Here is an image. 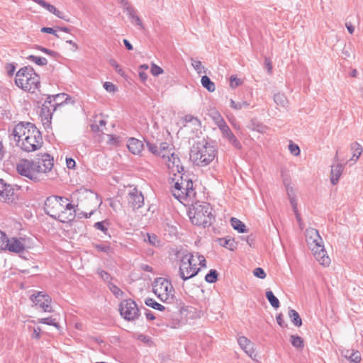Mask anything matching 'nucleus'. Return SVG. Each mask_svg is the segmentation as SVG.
Wrapping results in <instances>:
<instances>
[{
	"mask_svg": "<svg viewBox=\"0 0 363 363\" xmlns=\"http://www.w3.org/2000/svg\"><path fill=\"white\" fill-rule=\"evenodd\" d=\"M220 132L223 137L225 138L235 148L238 150H240L242 148L241 143L239 142V140L237 139L228 126Z\"/></svg>",
	"mask_w": 363,
	"mask_h": 363,
	"instance_id": "nucleus-23",
	"label": "nucleus"
},
{
	"mask_svg": "<svg viewBox=\"0 0 363 363\" xmlns=\"http://www.w3.org/2000/svg\"><path fill=\"white\" fill-rule=\"evenodd\" d=\"M72 196L78 201L77 206H80L84 210L90 211L89 213L86 211L82 213L83 216L86 218H90L94 214L101 203L97 194L87 189L81 188L77 189L73 193Z\"/></svg>",
	"mask_w": 363,
	"mask_h": 363,
	"instance_id": "nucleus-4",
	"label": "nucleus"
},
{
	"mask_svg": "<svg viewBox=\"0 0 363 363\" xmlns=\"http://www.w3.org/2000/svg\"><path fill=\"white\" fill-rule=\"evenodd\" d=\"M274 101L277 106L286 108L289 104L286 96L282 93H277L274 96Z\"/></svg>",
	"mask_w": 363,
	"mask_h": 363,
	"instance_id": "nucleus-31",
	"label": "nucleus"
},
{
	"mask_svg": "<svg viewBox=\"0 0 363 363\" xmlns=\"http://www.w3.org/2000/svg\"><path fill=\"white\" fill-rule=\"evenodd\" d=\"M125 9L127 12V14L128 15V17L131 21V23L138 26L140 29H143V24L142 23V21L139 18V16L136 14L135 10L129 5L127 2L125 4Z\"/></svg>",
	"mask_w": 363,
	"mask_h": 363,
	"instance_id": "nucleus-24",
	"label": "nucleus"
},
{
	"mask_svg": "<svg viewBox=\"0 0 363 363\" xmlns=\"http://www.w3.org/2000/svg\"><path fill=\"white\" fill-rule=\"evenodd\" d=\"M97 274L104 281H107L109 283V281L111 279V275L108 272L104 271L101 269H97Z\"/></svg>",
	"mask_w": 363,
	"mask_h": 363,
	"instance_id": "nucleus-45",
	"label": "nucleus"
},
{
	"mask_svg": "<svg viewBox=\"0 0 363 363\" xmlns=\"http://www.w3.org/2000/svg\"><path fill=\"white\" fill-rule=\"evenodd\" d=\"M291 342L294 347L298 349H302L303 347V340L298 335H291Z\"/></svg>",
	"mask_w": 363,
	"mask_h": 363,
	"instance_id": "nucleus-38",
	"label": "nucleus"
},
{
	"mask_svg": "<svg viewBox=\"0 0 363 363\" xmlns=\"http://www.w3.org/2000/svg\"><path fill=\"white\" fill-rule=\"evenodd\" d=\"M147 240L145 239V241H147L151 245L157 247L160 244V240L154 234H147Z\"/></svg>",
	"mask_w": 363,
	"mask_h": 363,
	"instance_id": "nucleus-42",
	"label": "nucleus"
},
{
	"mask_svg": "<svg viewBox=\"0 0 363 363\" xmlns=\"http://www.w3.org/2000/svg\"><path fill=\"white\" fill-rule=\"evenodd\" d=\"M215 123L218 127V128L220 129V131H222L224 128H225L228 126L226 124L225 121H224L223 118Z\"/></svg>",
	"mask_w": 363,
	"mask_h": 363,
	"instance_id": "nucleus-59",
	"label": "nucleus"
},
{
	"mask_svg": "<svg viewBox=\"0 0 363 363\" xmlns=\"http://www.w3.org/2000/svg\"><path fill=\"white\" fill-rule=\"evenodd\" d=\"M94 227L97 230H99L102 231L105 234L106 233V232L108 230L107 228L104 225V221H102V222H96L94 224Z\"/></svg>",
	"mask_w": 363,
	"mask_h": 363,
	"instance_id": "nucleus-54",
	"label": "nucleus"
},
{
	"mask_svg": "<svg viewBox=\"0 0 363 363\" xmlns=\"http://www.w3.org/2000/svg\"><path fill=\"white\" fill-rule=\"evenodd\" d=\"M196 256L197 259L199 261V265L201 267H206V261L205 257L203 255H201L199 253H198V252L196 254Z\"/></svg>",
	"mask_w": 363,
	"mask_h": 363,
	"instance_id": "nucleus-55",
	"label": "nucleus"
},
{
	"mask_svg": "<svg viewBox=\"0 0 363 363\" xmlns=\"http://www.w3.org/2000/svg\"><path fill=\"white\" fill-rule=\"evenodd\" d=\"M145 303L147 306L158 311H164L165 308L164 306L156 302L154 299L151 298H147Z\"/></svg>",
	"mask_w": 363,
	"mask_h": 363,
	"instance_id": "nucleus-37",
	"label": "nucleus"
},
{
	"mask_svg": "<svg viewBox=\"0 0 363 363\" xmlns=\"http://www.w3.org/2000/svg\"><path fill=\"white\" fill-rule=\"evenodd\" d=\"M218 279V272L215 269H211L205 277V280L208 283H215Z\"/></svg>",
	"mask_w": 363,
	"mask_h": 363,
	"instance_id": "nucleus-40",
	"label": "nucleus"
},
{
	"mask_svg": "<svg viewBox=\"0 0 363 363\" xmlns=\"http://www.w3.org/2000/svg\"><path fill=\"white\" fill-rule=\"evenodd\" d=\"M242 84V80L237 77L232 75L230 78V85L232 88H235Z\"/></svg>",
	"mask_w": 363,
	"mask_h": 363,
	"instance_id": "nucleus-47",
	"label": "nucleus"
},
{
	"mask_svg": "<svg viewBox=\"0 0 363 363\" xmlns=\"http://www.w3.org/2000/svg\"><path fill=\"white\" fill-rule=\"evenodd\" d=\"M12 134L16 145L26 152L39 150L43 143L40 131L29 122H21L16 125Z\"/></svg>",
	"mask_w": 363,
	"mask_h": 363,
	"instance_id": "nucleus-2",
	"label": "nucleus"
},
{
	"mask_svg": "<svg viewBox=\"0 0 363 363\" xmlns=\"http://www.w3.org/2000/svg\"><path fill=\"white\" fill-rule=\"evenodd\" d=\"M191 223L196 225H208L211 223L212 208L208 203L196 202L189 211Z\"/></svg>",
	"mask_w": 363,
	"mask_h": 363,
	"instance_id": "nucleus-6",
	"label": "nucleus"
},
{
	"mask_svg": "<svg viewBox=\"0 0 363 363\" xmlns=\"http://www.w3.org/2000/svg\"><path fill=\"white\" fill-rule=\"evenodd\" d=\"M127 201L128 205L133 210L141 208L144 204L143 195L136 188H133L128 192Z\"/></svg>",
	"mask_w": 363,
	"mask_h": 363,
	"instance_id": "nucleus-15",
	"label": "nucleus"
},
{
	"mask_svg": "<svg viewBox=\"0 0 363 363\" xmlns=\"http://www.w3.org/2000/svg\"><path fill=\"white\" fill-rule=\"evenodd\" d=\"M266 298L272 307L277 308L279 306V301L272 291H267L266 292Z\"/></svg>",
	"mask_w": 363,
	"mask_h": 363,
	"instance_id": "nucleus-36",
	"label": "nucleus"
},
{
	"mask_svg": "<svg viewBox=\"0 0 363 363\" xmlns=\"http://www.w3.org/2000/svg\"><path fill=\"white\" fill-rule=\"evenodd\" d=\"M151 73L154 76H158L159 74L163 73V69L155 64H152L151 67Z\"/></svg>",
	"mask_w": 363,
	"mask_h": 363,
	"instance_id": "nucleus-50",
	"label": "nucleus"
},
{
	"mask_svg": "<svg viewBox=\"0 0 363 363\" xmlns=\"http://www.w3.org/2000/svg\"><path fill=\"white\" fill-rule=\"evenodd\" d=\"M17 172L35 182H39L40 178L37 172H42L41 166L34 163L32 160L21 159L16 164Z\"/></svg>",
	"mask_w": 363,
	"mask_h": 363,
	"instance_id": "nucleus-10",
	"label": "nucleus"
},
{
	"mask_svg": "<svg viewBox=\"0 0 363 363\" xmlns=\"http://www.w3.org/2000/svg\"><path fill=\"white\" fill-rule=\"evenodd\" d=\"M289 150L291 154H292L294 156H298L300 154V148H299V147L297 145L294 144V143H291L289 144Z\"/></svg>",
	"mask_w": 363,
	"mask_h": 363,
	"instance_id": "nucleus-46",
	"label": "nucleus"
},
{
	"mask_svg": "<svg viewBox=\"0 0 363 363\" xmlns=\"http://www.w3.org/2000/svg\"><path fill=\"white\" fill-rule=\"evenodd\" d=\"M27 59L33 61V62H35L36 65H40V66H43V65H46L48 64V60L45 57H38V56H35V55H29Z\"/></svg>",
	"mask_w": 363,
	"mask_h": 363,
	"instance_id": "nucleus-39",
	"label": "nucleus"
},
{
	"mask_svg": "<svg viewBox=\"0 0 363 363\" xmlns=\"http://www.w3.org/2000/svg\"><path fill=\"white\" fill-rule=\"evenodd\" d=\"M147 147L150 152H151L154 155H158L159 146L150 143H147Z\"/></svg>",
	"mask_w": 363,
	"mask_h": 363,
	"instance_id": "nucleus-51",
	"label": "nucleus"
},
{
	"mask_svg": "<svg viewBox=\"0 0 363 363\" xmlns=\"http://www.w3.org/2000/svg\"><path fill=\"white\" fill-rule=\"evenodd\" d=\"M341 354L353 363H359L362 359L361 354L358 350L343 349L341 350Z\"/></svg>",
	"mask_w": 363,
	"mask_h": 363,
	"instance_id": "nucleus-25",
	"label": "nucleus"
},
{
	"mask_svg": "<svg viewBox=\"0 0 363 363\" xmlns=\"http://www.w3.org/2000/svg\"><path fill=\"white\" fill-rule=\"evenodd\" d=\"M15 83L19 88L33 92L40 85V77L32 67H25L17 72Z\"/></svg>",
	"mask_w": 363,
	"mask_h": 363,
	"instance_id": "nucleus-5",
	"label": "nucleus"
},
{
	"mask_svg": "<svg viewBox=\"0 0 363 363\" xmlns=\"http://www.w3.org/2000/svg\"><path fill=\"white\" fill-rule=\"evenodd\" d=\"M253 274L259 279H264L266 277V273L260 267L255 268L253 271Z\"/></svg>",
	"mask_w": 363,
	"mask_h": 363,
	"instance_id": "nucleus-48",
	"label": "nucleus"
},
{
	"mask_svg": "<svg viewBox=\"0 0 363 363\" xmlns=\"http://www.w3.org/2000/svg\"><path fill=\"white\" fill-rule=\"evenodd\" d=\"M238 342L242 350L252 359H255L257 356L255 349L254 343L252 342L246 337L242 336L238 339Z\"/></svg>",
	"mask_w": 363,
	"mask_h": 363,
	"instance_id": "nucleus-21",
	"label": "nucleus"
},
{
	"mask_svg": "<svg viewBox=\"0 0 363 363\" xmlns=\"http://www.w3.org/2000/svg\"><path fill=\"white\" fill-rule=\"evenodd\" d=\"M343 169L344 166L340 163L333 164L331 165L330 182L333 185H335L338 183L340 177L342 173Z\"/></svg>",
	"mask_w": 363,
	"mask_h": 363,
	"instance_id": "nucleus-26",
	"label": "nucleus"
},
{
	"mask_svg": "<svg viewBox=\"0 0 363 363\" xmlns=\"http://www.w3.org/2000/svg\"><path fill=\"white\" fill-rule=\"evenodd\" d=\"M351 150L353 151V155L350 160L356 162L360 157L362 152V147L360 144L357 142L351 144Z\"/></svg>",
	"mask_w": 363,
	"mask_h": 363,
	"instance_id": "nucleus-30",
	"label": "nucleus"
},
{
	"mask_svg": "<svg viewBox=\"0 0 363 363\" xmlns=\"http://www.w3.org/2000/svg\"><path fill=\"white\" fill-rule=\"evenodd\" d=\"M104 89L108 92H115L116 91V86L109 82H106L104 84Z\"/></svg>",
	"mask_w": 363,
	"mask_h": 363,
	"instance_id": "nucleus-52",
	"label": "nucleus"
},
{
	"mask_svg": "<svg viewBox=\"0 0 363 363\" xmlns=\"http://www.w3.org/2000/svg\"><path fill=\"white\" fill-rule=\"evenodd\" d=\"M230 107L235 110H240L242 108H247L250 106V103L247 101H235L233 99L230 101Z\"/></svg>",
	"mask_w": 363,
	"mask_h": 363,
	"instance_id": "nucleus-35",
	"label": "nucleus"
},
{
	"mask_svg": "<svg viewBox=\"0 0 363 363\" xmlns=\"http://www.w3.org/2000/svg\"><path fill=\"white\" fill-rule=\"evenodd\" d=\"M67 199L60 196H49L45 202V211L50 217L56 219L60 211L63 208V203Z\"/></svg>",
	"mask_w": 363,
	"mask_h": 363,
	"instance_id": "nucleus-12",
	"label": "nucleus"
},
{
	"mask_svg": "<svg viewBox=\"0 0 363 363\" xmlns=\"http://www.w3.org/2000/svg\"><path fill=\"white\" fill-rule=\"evenodd\" d=\"M68 201H65L63 203V208L60 211L57 216L56 219L62 223H68L72 220L75 217V210L74 206L70 203H67Z\"/></svg>",
	"mask_w": 363,
	"mask_h": 363,
	"instance_id": "nucleus-16",
	"label": "nucleus"
},
{
	"mask_svg": "<svg viewBox=\"0 0 363 363\" xmlns=\"http://www.w3.org/2000/svg\"><path fill=\"white\" fill-rule=\"evenodd\" d=\"M6 69L9 75H13L16 68L13 64H8L6 65Z\"/></svg>",
	"mask_w": 363,
	"mask_h": 363,
	"instance_id": "nucleus-63",
	"label": "nucleus"
},
{
	"mask_svg": "<svg viewBox=\"0 0 363 363\" xmlns=\"http://www.w3.org/2000/svg\"><path fill=\"white\" fill-rule=\"evenodd\" d=\"M215 147L207 142L196 143L191 150L190 157L193 162L198 166L208 165L216 157Z\"/></svg>",
	"mask_w": 363,
	"mask_h": 363,
	"instance_id": "nucleus-3",
	"label": "nucleus"
},
{
	"mask_svg": "<svg viewBox=\"0 0 363 363\" xmlns=\"http://www.w3.org/2000/svg\"><path fill=\"white\" fill-rule=\"evenodd\" d=\"M306 240L311 249L312 247H321V245L323 244V239L320 236L318 231L312 228L306 229Z\"/></svg>",
	"mask_w": 363,
	"mask_h": 363,
	"instance_id": "nucleus-17",
	"label": "nucleus"
},
{
	"mask_svg": "<svg viewBox=\"0 0 363 363\" xmlns=\"http://www.w3.org/2000/svg\"><path fill=\"white\" fill-rule=\"evenodd\" d=\"M165 163L174 174V177L171 178L172 182V195L182 202V200L186 199L195 194L193 188V182L188 176L182 173L184 167L181 165L179 158L172 152L169 157L164 159Z\"/></svg>",
	"mask_w": 363,
	"mask_h": 363,
	"instance_id": "nucleus-1",
	"label": "nucleus"
},
{
	"mask_svg": "<svg viewBox=\"0 0 363 363\" xmlns=\"http://www.w3.org/2000/svg\"><path fill=\"white\" fill-rule=\"evenodd\" d=\"M96 247L98 249V250L104 252L106 253H109L111 251L110 247L105 245H97Z\"/></svg>",
	"mask_w": 363,
	"mask_h": 363,
	"instance_id": "nucleus-58",
	"label": "nucleus"
},
{
	"mask_svg": "<svg viewBox=\"0 0 363 363\" xmlns=\"http://www.w3.org/2000/svg\"><path fill=\"white\" fill-rule=\"evenodd\" d=\"M40 328H33V333L31 336L32 338L39 339L40 337Z\"/></svg>",
	"mask_w": 363,
	"mask_h": 363,
	"instance_id": "nucleus-61",
	"label": "nucleus"
},
{
	"mask_svg": "<svg viewBox=\"0 0 363 363\" xmlns=\"http://www.w3.org/2000/svg\"><path fill=\"white\" fill-rule=\"evenodd\" d=\"M202 86L209 92H213L216 90V85L208 76H203L201 79Z\"/></svg>",
	"mask_w": 363,
	"mask_h": 363,
	"instance_id": "nucleus-32",
	"label": "nucleus"
},
{
	"mask_svg": "<svg viewBox=\"0 0 363 363\" xmlns=\"http://www.w3.org/2000/svg\"><path fill=\"white\" fill-rule=\"evenodd\" d=\"M33 1L34 2H35L36 4H38V5H40V6H42L43 8L47 9L49 12L55 15L59 18L63 19L66 21H69V19L67 17V16L65 15L63 12L57 9V8L55 6L50 4L49 3L46 2L44 0H33Z\"/></svg>",
	"mask_w": 363,
	"mask_h": 363,
	"instance_id": "nucleus-22",
	"label": "nucleus"
},
{
	"mask_svg": "<svg viewBox=\"0 0 363 363\" xmlns=\"http://www.w3.org/2000/svg\"><path fill=\"white\" fill-rule=\"evenodd\" d=\"M191 65L199 74L206 72L205 67L202 65L201 61L191 60Z\"/></svg>",
	"mask_w": 363,
	"mask_h": 363,
	"instance_id": "nucleus-41",
	"label": "nucleus"
},
{
	"mask_svg": "<svg viewBox=\"0 0 363 363\" xmlns=\"http://www.w3.org/2000/svg\"><path fill=\"white\" fill-rule=\"evenodd\" d=\"M34 163L41 166L42 172H37L38 175L40 174H47L50 172L54 166V159L48 153H39L36 155L35 160H32Z\"/></svg>",
	"mask_w": 363,
	"mask_h": 363,
	"instance_id": "nucleus-13",
	"label": "nucleus"
},
{
	"mask_svg": "<svg viewBox=\"0 0 363 363\" xmlns=\"http://www.w3.org/2000/svg\"><path fill=\"white\" fill-rule=\"evenodd\" d=\"M218 242L221 246L230 250H234L237 247L236 242L234 240L233 238L229 237L219 238Z\"/></svg>",
	"mask_w": 363,
	"mask_h": 363,
	"instance_id": "nucleus-28",
	"label": "nucleus"
},
{
	"mask_svg": "<svg viewBox=\"0 0 363 363\" xmlns=\"http://www.w3.org/2000/svg\"><path fill=\"white\" fill-rule=\"evenodd\" d=\"M66 164L67 168L73 169L75 167V161L72 158H67Z\"/></svg>",
	"mask_w": 363,
	"mask_h": 363,
	"instance_id": "nucleus-60",
	"label": "nucleus"
},
{
	"mask_svg": "<svg viewBox=\"0 0 363 363\" xmlns=\"http://www.w3.org/2000/svg\"><path fill=\"white\" fill-rule=\"evenodd\" d=\"M14 199V189L11 185L7 184L3 179H0V200L10 202Z\"/></svg>",
	"mask_w": 363,
	"mask_h": 363,
	"instance_id": "nucleus-19",
	"label": "nucleus"
},
{
	"mask_svg": "<svg viewBox=\"0 0 363 363\" xmlns=\"http://www.w3.org/2000/svg\"><path fill=\"white\" fill-rule=\"evenodd\" d=\"M311 250L313 252V255L315 259L323 266H328L330 263V259L327 255V252L324 248L323 244L321 245V247H312Z\"/></svg>",
	"mask_w": 363,
	"mask_h": 363,
	"instance_id": "nucleus-20",
	"label": "nucleus"
},
{
	"mask_svg": "<svg viewBox=\"0 0 363 363\" xmlns=\"http://www.w3.org/2000/svg\"><path fill=\"white\" fill-rule=\"evenodd\" d=\"M5 245L6 246L4 250H9V252L15 253H21L25 250L23 240L21 238H7Z\"/></svg>",
	"mask_w": 363,
	"mask_h": 363,
	"instance_id": "nucleus-18",
	"label": "nucleus"
},
{
	"mask_svg": "<svg viewBox=\"0 0 363 363\" xmlns=\"http://www.w3.org/2000/svg\"><path fill=\"white\" fill-rule=\"evenodd\" d=\"M7 235L2 231L0 230V250H3L5 249V242L7 240Z\"/></svg>",
	"mask_w": 363,
	"mask_h": 363,
	"instance_id": "nucleus-49",
	"label": "nucleus"
},
{
	"mask_svg": "<svg viewBox=\"0 0 363 363\" xmlns=\"http://www.w3.org/2000/svg\"><path fill=\"white\" fill-rule=\"evenodd\" d=\"M108 288L110 291L116 296V297H122L123 296V292L114 284L109 282Z\"/></svg>",
	"mask_w": 363,
	"mask_h": 363,
	"instance_id": "nucleus-43",
	"label": "nucleus"
},
{
	"mask_svg": "<svg viewBox=\"0 0 363 363\" xmlns=\"http://www.w3.org/2000/svg\"><path fill=\"white\" fill-rule=\"evenodd\" d=\"M230 223L232 227L239 233H245L247 231L245 225L236 218H231Z\"/></svg>",
	"mask_w": 363,
	"mask_h": 363,
	"instance_id": "nucleus-33",
	"label": "nucleus"
},
{
	"mask_svg": "<svg viewBox=\"0 0 363 363\" xmlns=\"http://www.w3.org/2000/svg\"><path fill=\"white\" fill-rule=\"evenodd\" d=\"M41 32L52 34L55 37L59 38V35L57 34L56 30L55 29H53L52 28L43 27L41 28Z\"/></svg>",
	"mask_w": 363,
	"mask_h": 363,
	"instance_id": "nucleus-56",
	"label": "nucleus"
},
{
	"mask_svg": "<svg viewBox=\"0 0 363 363\" xmlns=\"http://www.w3.org/2000/svg\"><path fill=\"white\" fill-rule=\"evenodd\" d=\"M30 300L35 303L36 306L42 308L45 312H51L52 307L51 298L48 294L43 292H38L30 296Z\"/></svg>",
	"mask_w": 363,
	"mask_h": 363,
	"instance_id": "nucleus-14",
	"label": "nucleus"
},
{
	"mask_svg": "<svg viewBox=\"0 0 363 363\" xmlns=\"http://www.w3.org/2000/svg\"><path fill=\"white\" fill-rule=\"evenodd\" d=\"M127 147L133 154L138 155L143 149V143L136 138H130L128 140Z\"/></svg>",
	"mask_w": 363,
	"mask_h": 363,
	"instance_id": "nucleus-27",
	"label": "nucleus"
},
{
	"mask_svg": "<svg viewBox=\"0 0 363 363\" xmlns=\"http://www.w3.org/2000/svg\"><path fill=\"white\" fill-rule=\"evenodd\" d=\"M38 323L46 324V325H52L56 328L59 327L58 323H56L55 320L52 318L51 317L39 319Z\"/></svg>",
	"mask_w": 363,
	"mask_h": 363,
	"instance_id": "nucleus-44",
	"label": "nucleus"
},
{
	"mask_svg": "<svg viewBox=\"0 0 363 363\" xmlns=\"http://www.w3.org/2000/svg\"><path fill=\"white\" fill-rule=\"evenodd\" d=\"M110 64L112 67H113L116 69V71L120 74L121 75L123 74V72L122 69L120 67V66L118 65V63L114 60H110Z\"/></svg>",
	"mask_w": 363,
	"mask_h": 363,
	"instance_id": "nucleus-57",
	"label": "nucleus"
},
{
	"mask_svg": "<svg viewBox=\"0 0 363 363\" xmlns=\"http://www.w3.org/2000/svg\"><path fill=\"white\" fill-rule=\"evenodd\" d=\"M173 152H172V147L167 143H161L159 146L158 155L162 157L163 159L167 158Z\"/></svg>",
	"mask_w": 363,
	"mask_h": 363,
	"instance_id": "nucleus-29",
	"label": "nucleus"
},
{
	"mask_svg": "<svg viewBox=\"0 0 363 363\" xmlns=\"http://www.w3.org/2000/svg\"><path fill=\"white\" fill-rule=\"evenodd\" d=\"M179 258V276L184 280H188L195 277L200 268L196 267V263L194 262V255L187 250L179 251L177 253Z\"/></svg>",
	"mask_w": 363,
	"mask_h": 363,
	"instance_id": "nucleus-7",
	"label": "nucleus"
},
{
	"mask_svg": "<svg viewBox=\"0 0 363 363\" xmlns=\"http://www.w3.org/2000/svg\"><path fill=\"white\" fill-rule=\"evenodd\" d=\"M73 103L72 98L66 94H59L55 96H49L41 108V115L48 121L51 119L53 112L57 106L63 104Z\"/></svg>",
	"mask_w": 363,
	"mask_h": 363,
	"instance_id": "nucleus-8",
	"label": "nucleus"
},
{
	"mask_svg": "<svg viewBox=\"0 0 363 363\" xmlns=\"http://www.w3.org/2000/svg\"><path fill=\"white\" fill-rule=\"evenodd\" d=\"M264 65L267 69L268 72L272 73V65L271 60L268 58H265Z\"/></svg>",
	"mask_w": 363,
	"mask_h": 363,
	"instance_id": "nucleus-64",
	"label": "nucleus"
},
{
	"mask_svg": "<svg viewBox=\"0 0 363 363\" xmlns=\"http://www.w3.org/2000/svg\"><path fill=\"white\" fill-rule=\"evenodd\" d=\"M289 316L295 326L300 327L302 325L301 318L296 311L290 309L289 311Z\"/></svg>",
	"mask_w": 363,
	"mask_h": 363,
	"instance_id": "nucleus-34",
	"label": "nucleus"
},
{
	"mask_svg": "<svg viewBox=\"0 0 363 363\" xmlns=\"http://www.w3.org/2000/svg\"><path fill=\"white\" fill-rule=\"evenodd\" d=\"M152 290L157 297L162 302L170 303L174 298V288L172 284L164 278L156 279L152 284Z\"/></svg>",
	"mask_w": 363,
	"mask_h": 363,
	"instance_id": "nucleus-9",
	"label": "nucleus"
},
{
	"mask_svg": "<svg viewBox=\"0 0 363 363\" xmlns=\"http://www.w3.org/2000/svg\"><path fill=\"white\" fill-rule=\"evenodd\" d=\"M211 118L213 119L214 123H217L223 118L220 113L217 111H213L210 113Z\"/></svg>",
	"mask_w": 363,
	"mask_h": 363,
	"instance_id": "nucleus-53",
	"label": "nucleus"
},
{
	"mask_svg": "<svg viewBox=\"0 0 363 363\" xmlns=\"http://www.w3.org/2000/svg\"><path fill=\"white\" fill-rule=\"evenodd\" d=\"M138 339L145 343H149L151 341L150 338L148 336L143 334L138 335Z\"/></svg>",
	"mask_w": 363,
	"mask_h": 363,
	"instance_id": "nucleus-62",
	"label": "nucleus"
},
{
	"mask_svg": "<svg viewBox=\"0 0 363 363\" xmlns=\"http://www.w3.org/2000/svg\"><path fill=\"white\" fill-rule=\"evenodd\" d=\"M121 316L128 321H133L138 318L140 311L136 303L132 299L123 300L119 306Z\"/></svg>",
	"mask_w": 363,
	"mask_h": 363,
	"instance_id": "nucleus-11",
	"label": "nucleus"
}]
</instances>
